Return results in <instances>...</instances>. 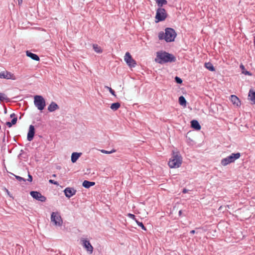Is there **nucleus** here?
<instances>
[{
  "instance_id": "obj_1",
  "label": "nucleus",
  "mask_w": 255,
  "mask_h": 255,
  "mask_svg": "<svg viewBox=\"0 0 255 255\" xmlns=\"http://www.w3.org/2000/svg\"><path fill=\"white\" fill-rule=\"evenodd\" d=\"M155 61L158 63L162 64L167 62H175L176 58L171 54L161 51L157 52Z\"/></svg>"
},
{
  "instance_id": "obj_2",
  "label": "nucleus",
  "mask_w": 255,
  "mask_h": 255,
  "mask_svg": "<svg viewBox=\"0 0 255 255\" xmlns=\"http://www.w3.org/2000/svg\"><path fill=\"white\" fill-rule=\"evenodd\" d=\"M177 34L175 30L172 28H166L165 32L161 31L158 33L159 40H164L167 42L174 41Z\"/></svg>"
},
{
  "instance_id": "obj_3",
  "label": "nucleus",
  "mask_w": 255,
  "mask_h": 255,
  "mask_svg": "<svg viewBox=\"0 0 255 255\" xmlns=\"http://www.w3.org/2000/svg\"><path fill=\"white\" fill-rule=\"evenodd\" d=\"M182 162V158L178 151H173L172 155L168 162V165L171 168L179 167Z\"/></svg>"
},
{
  "instance_id": "obj_4",
  "label": "nucleus",
  "mask_w": 255,
  "mask_h": 255,
  "mask_svg": "<svg viewBox=\"0 0 255 255\" xmlns=\"http://www.w3.org/2000/svg\"><path fill=\"white\" fill-rule=\"evenodd\" d=\"M241 157L240 152L233 153L230 155L223 158L221 161V163L223 166H226L230 163L234 162L237 159Z\"/></svg>"
},
{
  "instance_id": "obj_5",
  "label": "nucleus",
  "mask_w": 255,
  "mask_h": 255,
  "mask_svg": "<svg viewBox=\"0 0 255 255\" xmlns=\"http://www.w3.org/2000/svg\"><path fill=\"white\" fill-rule=\"evenodd\" d=\"M35 106L40 111L43 110L45 106V101L42 96L36 95L34 97Z\"/></svg>"
},
{
  "instance_id": "obj_6",
  "label": "nucleus",
  "mask_w": 255,
  "mask_h": 255,
  "mask_svg": "<svg viewBox=\"0 0 255 255\" xmlns=\"http://www.w3.org/2000/svg\"><path fill=\"white\" fill-rule=\"evenodd\" d=\"M51 221L55 226L60 227L63 224V220L60 213L58 212H53L51 214Z\"/></svg>"
},
{
  "instance_id": "obj_7",
  "label": "nucleus",
  "mask_w": 255,
  "mask_h": 255,
  "mask_svg": "<svg viewBox=\"0 0 255 255\" xmlns=\"http://www.w3.org/2000/svg\"><path fill=\"white\" fill-rule=\"evenodd\" d=\"M167 16V13L165 9L162 7H159L156 10L155 15V22H158L164 20Z\"/></svg>"
},
{
  "instance_id": "obj_8",
  "label": "nucleus",
  "mask_w": 255,
  "mask_h": 255,
  "mask_svg": "<svg viewBox=\"0 0 255 255\" xmlns=\"http://www.w3.org/2000/svg\"><path fill=\"white\" fill-rule=\"evenodd\" d=\"M30 195L33 198L39 201L44 202L46 200V198L38 191H31Z\"/></svg>"
},
{
  "instance_id": "obj_9",
  "label": "nucleus",
  "mask_w": 255,
  "mask_h": 255,
  "mask_svg": "<svg viewBox=\"0 0 255 255\" xmlns=\"http://www.w3.org/2000/svg\"><path fill=\"white\" fill-rule=\"evenodd\" d=\"M124 59L130 67H134L136 66L135 61L133 59L129 52H127L125 54Z\"/></svg>"
},
{
  "instance_id": "obj_10",
  "label": "nucleus",
  "mask_w": 255,
  "mask_h": 255,
  "mask_svg": "<svg viewBox=\"0 0 255 255\" xmlns=\"http://www.w3.org/2000/svg\"><path fill=\"white\" fill-rule=\"evenodd\" d=\"M76 192V190L72 187H67L64 190L65 196L68 198H70L75 195Z\"/></svg>"
},
{
  "instance_id": "obj_11",
  "label": "nucleus",
  "mask_w": 255,
  "mask_h": 255,
  "mask_svg": "<svg viewBox=\"0 0 255 255\" xmlns=\"http://www.w3.org/2000/svg\"><path fill=\"white\" fill-rule=\"evenodd\" d=\"M82 242L84 248L86 249L87 251L89 252L90 254H91L93 252V247L91 245L89 241L83 239L82 240Z\"/></svg>"
},
{
  "instance_id": "obj_12",
  "label": "nucleus",
  "mask_w": 255,
  "mask_h": 255,
  "mask_svg": "<svg viewBox=\"0 0 255 255\" xmlns=\"http://www.w3.org/2000/svg\"><path fill=\"white\" fill-rule=\"evenodd\" d=\"M35 133L34 127L32 125H30L29 128V130L27 133V139L28 141H31L34 137Z\"/></svg>"
},
{
  "instance_id": "obj_13",
  "label": "nucleus",
  "mask_w": 255,
  "mask_h": 255,
  "mask_svg": "<svg viewBox=\"0 0 255 255\" xmlns=\"http://www.w3.org/2000/svg\"><path fill=\"white\" fill-rule=\"evenodd\" d=\"M13 75L7 71H3L0 73V78L6 79H13L12 78Z\"/></svg>"
},
{
  "instance_id": "obj_14",
  "label": "nucleus",
  "mask_w": 255,
  "mask_h": 255,
  "mask_svg": "<svg viewBox=\"0 0 255 255\" xmlns=\"http://www.w3.org/2000/svg\"><path fill=\"white\" fill-rule=\"evenodd\" d=\"M248 99L252 101L253 104H255V91L253 90H250L248 93Z\"/></svg>"
},
{
  "instance_id": "obj_15",
  "label": "nucleus",
  "mask_w": 255,
  "mask_h": 255,
  "mask_svg": "<svg viewBox=\"0 0 255 255\" xmlns=\"http://www.w3.org/2000/svg\"><path fill=\"white\" fill-rule=\"evenodd\" d=\"M26 55L27 56L31 58L32 60L38 61L40 59L38 56L34 53H33L29 51H26Z\"/></svg>"
},
{
  "instance_id": "obj_16",
  "label": "nucleus",
  "mask_w": 255,
  "mask_h": 255,
  "mask_svg": "<svg viewBox=\"0 0 255 255\" xmlns=\"http://www.w3.org/2000/svg\"><path fill=\"white\" fill-rule=\"evenodd\" d=\"M230 100L234 105L239 106L241 105V102L239 99L235 95H231Z\"/></svg>"
},
{
  "instance_id": "obj_17",
  "label": "nucleus",
  "mask_w": 255,
  "mask_h": 255,
  "mask_svg": "<svg viewBox=\"0 0 255 255\" xmlns=\"http://www.w3.org/2000/svg\"><path fill=\"white\" fill-rule=\"evenodd\" d=\"M58 108H59V107H58V105L56 103L52 102L50 103V104L48 107V110L50 112H52L55 111L56 110L58 109Z\"/></svg>"
},
{
  "instance_id": "obj_18",
  "label": "nucleus",
  "mask_w": 255,
  "mask_h": 255,
  "mask_svg": "<svg viewBox=\"0 0 255 255\" xmlns=\"http://www.w3.org/2000/svg\"><path fill=\"white\" fill-rule=\"evenodd\" d=\"M191 127L196 130H200L201 128L199 122L197 120H192L191 122Z\"/></svg>"
},
{
  "instance_id": "obj_19",
  "label": "nucleus",
  "mask_w": 255,
  "mask_h": 255,
  "mask_svg": "<svg viewBox=\"0 0 255 255\" xmlns=\"http://www.w3.org/2000/svg\"><path fill=\"white\" fill-rule=\"evenodd\" d=\"M82 154V153L79 152H73L71 155V161L72 163H75L79 157Z\"/></svg>"
},
{
  "instance_id": "obj_20",
  "label": "nucleus",
  "mask_w": 255,
  "mask_h": 255,
  "mask_svg": "<svg viewBox=\"0 0 255 255\" xmlns=\"http://www.w3.org/2000/svg\"><path fill=\"white\" fill-rule=\"evenodd\" d=\"M95 184L94 182L89 181L87 180H84L82 183V185L85 188H89L90 187L94 186Z\"/></svg>"
},
{
  "instance_id": "obj_21",
  "label": "nucleus",
  "mask_w": 255,
  "mask_h": 255,
  "mask_svg": "<svg viewBox=\"0 0 255 255\" xmlns=\"http://www.w3.org/2000/svg\"><path fill=\"white\" fill-rule=\"evenodd\" d=\"M205 67L208 70L210 71L213 72L215 71V68H214L213 64L210 62H207L205 63Z\"/></svg>"
},
{
  "instance_id": "obj_22",
  "label": "nucleus",
  "mask_w": 255,
  "mask_h": 255,
  "mask_svg": "<svg viewBox=\"0 0 255 255\" xmlns=\"http://www.w3.org/2000/svg\"><path fill=\"white\" fill-rule=\"evenodd\" d=\"M120 103L119 102H117L112 104L110 108L114 111H116L120 107Z\"/></svg>"
},
{
  "instance_id": "obj_23",
  "label": "nucleus",
  "mask_w": 255,
  "mask_h": 255,
  "mask_svg": "<svg viewBox=\"0 0 255 255\" xmlns=\"http://www.w3.org/2000/svg\"><path fill=\"white\" fill-rule=\"evenodd\" d=\"M240 68L242 70V73L246 75H249V76H252V74L248 71L245 70V66L243 64H241L240 66Z\"/></svg>"
},
{
  "instance_id": "obj_24",
  "label": "nucleus",
  "mask_w": 255,
  "mask_h": 255,
  "mask_svg": "<svg viewBox=\"0 0 255 255\" xmlns=\"http://www.w3.org/2000/svg\"><path fill=\"white\" fill-rule=\"evenodd\" d=\"M156 2L158 6L161 7L163 5L167 3V1L166 0H156Z\"/></svg>"
},
{
  "instance_id": "obj_25",
  "label": "nucleus",
  "mask_w": 255,
  "mask_h": 255,
  "mask_svg": "<svg viewBox=\"0 0 255 255\" xmlns=\"http://www.w3.org/2000/svg\"><path fill=\"white\" fill-rule=\"evenodd\" d=\"M179 103L180 105L186 106V100L183 96H181L179 98Z\"/></svg>"
},
{
  "instance_id": "obj_26",
  "label": "nucleus",
  "mask_w": 255,
  "mask_h": 255,
  "mask_svg": "<svg viewBox=\"0 0 255 255\" xmlns=\"http://www.w3.org/2000/svg\"><path fill=\"white\" fill-rule=\"evenodd\" d=\"M93 47L94 51L97 53H101L102 52V50L101 47L99 46L97 44H93Z\"/></svg>"
},
{
  "instance_id": "obj_27",
  "label": "nucleus",
  "mask_w": 255,
  "mask_h": 255,
  "mask_svg": "<svg viewBox=\"0 0 255 255\" xmlns=\"http://www.w3.org/2000/svg\"><path fill=\"white\" fill-rule=\"evenodd\" d=\"M10 117L11 118H12L11 121V124L13 125H15L16 123V122H17V117H16V115H15L14 113H12L10 115Z\"/></svg>"
},
{
  "instance_id": "obj_28",
  "label": "nucleus",
  "mask_w": 255,
  "mask_h": 255,
  "mask_svg": "<svg viewBox=\"0 0 255 255\" xmlns=\"http://www.w3.org/2000/svg\"><path fill=\"white\" fill-rule=\"evenodd\" d=\"M100 151L103 153L109 154H111V153L115 152L116 151V150L113 149L112 150H111L110 151H108V150H106L105 149H101V150H100Z\"/></svg>"
},
{
  "instance_id": "obj_29",
  "label": "nucleus",
  "mask_w": 255,
  "mask_h": 255,
  "mask_svg": "<svg viewBox=\"0 0 255 255\" xmlns=\"http://www.w3.org/2000/svg\"><path fill=\"white\" fill-rule=\"evenodd\" d=\"M135 222L136 223L138 226L141 228L142 229H143L144 231L146 230V228L144 227V225L142 222L138 221L137 220H135Z\"/></svg>"
},
{
  "instance_id": "obj_30",
  "label": "nucleus",
  "mask_w": 255,
  "mask_h": 255,
  "mask_svg": "<svg viewBox=\"0 0 255 255\" xmlns=\"http://www.w3.org/2000/svg\"><path fill=\"white\" fill-rule=\"evenodd\" d=\"M14 176L15 178L19 182H25L26 181V179L22 177H20L19 176L15 175Z\"/></svg>"
},
{
  "instance_id": "obj_31",
  "label": "nucleus",
  "mask_w": 255,
  "mask_h": 255,
  "mask_svg": "<svg viewBox=\"0 0 255 255\" xmlns=\"http://www.w3.org/2000/svg\"><path fill=\"white\" fill-rule=\"evenodd\" d=\"M6 99V95L0 93V101H3Z\"/></svg>"
},
{
  "instance_id": "obj_32",
  "label": "nucleus",
  "mask_w": 255,
  "mask_h": 255,
  "mask_svg": "<svg viewBox=\"0 0 255 255\" xmlns=\"http://www.w3.org/2000/svg\"><path fill=\"white\" fill-rule=\"evenodd\" d=\"M105 87L109 90V92L111 93L112 95L116 96L115 92L114 90H113L111 87L108 86H106Z\"/></svg>"
},
{
  "instance_id": "obj_33",
  "label": "nucleus",
  "mask_w": 255,
  "mask_h": 255,
  "mask_svg": "<svg viewBox=\"0 0 255 255\" xmlns=\"http://www.w3.org/2000/svg\"><path fill=\"white\" fill-rule=\"evenodd\" d=\"M175 81L178 84H181L182 83V79L180 78H179V77H178L177 76L175 77Z\"/></svg>"
},
{
  "instance_id": "obj_34",
  "label": "nucleus",
  "mask_w": 255,
  "mask_h": 255,
  "mask_svg": "<svg viewBox=\"0 0 255 255\" xmlns=\"http://www.w3.org/2000/svg\"><path fill=\"white\" fill-rule=\"evenodd\" d=\"M128 216L130 218V219L134 220L135 221V220H136L137 219L135 218V216L134 215L132 214H131V213H128Z\"/></svg>"
},
{
  "instance_id": "obj_35",
  "label": "nucleus",
  "mask_w": 255,
  "mask_h": 255,
  "mask_svg": "<svg viewBox=\"0 0 255 255\" xmlns=\"http://www.w3.org/2000/svg\"><path fill=\"white\" fill-rule=\"evenodd\" d=\"M49 182L54 185H58V183L57 181H54V180L50 179L49 180Z\"/></svg>"
},
{
  "instance_id": "obj_36",
  "label": "nucleus",
  "mask_w": 255,
  "mask_h": 255,
  "mask_svg": "<svg viewBox=\"0 0 255 255\" xmlns=\"http://www.w3.org/2000/svg\"><path fill=\"white\" fill-rule=\"evenodd\" d=\"M27 180L29 182H31L32 181V176L30 174H28V175Z\"/></svg>"
},
{
  "instance_id": "obj_37",
  "label": "nucleus",
  "mask_w": 255,
  "mask_h": 255,
  "mask_svg": "<svg viewBox=\"0 0 255 255\" xmlns=\"http://www.w3.org/2000/svg\"><path fill=\"white\" fill-rule=\"evenodd\" d=\"M5 125L7 126L8 128H10L13 125V124H11V122H6Z\"/></svg>"
},
{
  "instance_id": "obj_38",
  "label": "nucleus",
  "mask_w": 255,
  "mask_h": 255,
  "mask_svg": "<svg viewBox=\"0 0 255 255\" xmlns=\"http://www.w3.org/2000/svg\"><path fill=\"white\" fill-rule=\"evenodd\" d=\"M23 150H20V153L19 154V155H18V157L19 158H20V156L22 155V154L23 153Z\"/></svg>"
},
{
  "instance_id": "obj_39",
  "label": "nucleus",
  "mask_w": 255,
  "mask_h": 255,
  "mask_svg": "<svg viewBox=\"0 0 255 255\" xmlns=\"http://www.w3.org/2000/svg\"><path fill=\"white\" fill-rule=\"evenodd\" d=\"M187 192H188V190H187V189H184L183 190V191H182V192H183V193H187Z\"/></svg>"
},
{
  "instance_id": "obj_40",
  "label": "nucleus",
  "mask_w": 255,
  "mask_h": 255,
  "mask_svg": "<svg viewBox=\"0 0 255 255\" xmlns=\"http://www.w3.org/2000/svg\"><path fill=\"white\" fill-rule=\"evenodd\" d=\"M195 233V230H192L190 231V233L191 234H194Z\"/></svg>"
},
{
  "instance_id": "obj_41",
  "label": "nucleus",
  "mask_w": 255,
  "mask_h": 255,
  "mask_svg": "<svg viewBox=\"0 0 255 255\" xmlns=\"http://www.w3.org/2000/svg\"><path fill=\"white\" fill-rule=\"evenodd\" d=\"M179 213V215L180 216L181 215V214H182V211H181V210H180V211H179V213Z\"/></svg>"
},
{
  "instance_id": "obj_42",
  "label": "nucleus",
  "mask_w": 255,
  "mask_h": 255,
  "mask_svg": "<svg viewBox=\"0 0 255 255\" xmlns=\"http://www.w3.org/2000/svg\"><path fill=\"white\" fill-rule=\"evenodd\" d=\"M254 47L255 48V36H254Z\"/></svg>"
},
{
  "instance_id": "obj_43",
  "label": "nucleus",
  "mask_w": 255,
  "mask_h": 255,
  "mask_svg": "<svg viewBox=\"0 0 255 255\" xmlns=\"http://www.w3.org/2000/svg\"><path fill=\"white\" fill-rule=\"evenodd\" d=\"M22 2V0H18V3L20 4Z\"/></svg>"
},
{
  "instance_id": "obj_44",
  "label": "nucleus",
  "mask_w": 255,
  "mask_h": 255,
  "mask_svg": "<svg viewBox=\"0 0 255 255\" xmlns=\"http://www.w3.org/2000/svg\"><path fill=\"white\" fill-rule=\"evenodd\" d=\"M52 176H53V177H55V176H56V175H55V174H53V175H52Z\"/></svg>"
}]
</instances>
